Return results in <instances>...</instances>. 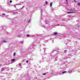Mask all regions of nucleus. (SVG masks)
I'll list each match as a JSON object with an SVG mask.
<instances>
[{
  "label": "nucleus",
  "instance_id": "nucleus-1",
  "mask_svg": "<svg viewBox=\"0 0 80 80\" xmlns=\"http://www.w3.org/2000/svg\"><path fill=\"white\" fill-rule=\"evenodd\" d=\"M15 61V59H12L11 60V62H10V63L12 64V63H13V62H14V61Z\"/></svg>",
  "mask_w": 80,
  "mask_h": 80
},
{
  "label": "nucleus",
  "instance_id": "nucleus-2",
  "mask_svg": "<svg viewBox=\"0 0 80 80\" xmlns=\"http://www.w3.org/2000/svg\"><path fill=\"white\" fill-rule=\"evenodd\" d=\"M73 72H74V71L73 70H70L68 71V73H73Z\"/></svg>",
  "mask_w": 80,
  "mask_h": 80
},
{
  "label": "nucleus",
  "instance_id": "nucleus-3",
  "mask_svg": "<svg viewBox=\"0 0 80 80\" xmlns=\"http://www.w3.org/2000/svg\"><path fill=\"white\" fill-rule=\"evenodd\" d=\"M66 72H67V71H64L62 72V73H58V75H62V74H63V73H66Z\"/></svg>",
  "mask_w": 80,
  "mask_h": 80
},
{
  "label": "nucleus",
  "instance_id": "nucleus-4",
  "mask_svg": "<svg viewBox=\"0 0 80 80\" xmlns=\"http://www.w3.org/2000/svg\"><path fill=\"white\" fill-rule=\"evenodd\" d=\"M5 69H6V70H7V68L6 67L3 68H2V71H3V70H5Z\"/></svg>",
  "mask_w": 80,
  "mask_h": 80
},
{
  "label": "nucleus",
  "instance_id": "nucleus-5",
  "mask_svg": "<svg viewBox=\"0 0 80 80\" xmlns=\"http://www.w3.org/2000/svg\"><path fill=\"white\" fill-rule=\"evenodd\" d=\"M2 42H3V43H7V41L6 40H2Z\"/></svg>",
  "mask_w": 80,
  "mask_h": 80
},
{
  "label": "nucleus",
  "instance_id": "nucleus-6",
  "mask_svg": "<svg viewBox=\"0 0 80 80\" xmlns=\"http://www.w3.org/2000/svg\"><path fill=\"white\" fill-rule=\"evenodd\" d=\"M75 13V12H68V13Z\"/></svg>",
  "mask_w": 80,
  "mask_h": 80
},
{
  "label": "nucleus",
  "instance_id": "nucleus-7",
  "mask_svg": "<svg viewBox=\"0 0 80 80\" xmlns=\"http://www.w3.org/2000/svg\"><path fill=\"white\" fill-rule=\"evenodd\" d=\"M18 37H19V38H20L22 37V36L20 35H18Z\"/></svg>",
  "mask_w": 80,
  "mask_h": 80
},
{
  "label": "nucleus",
  "instance_id": "nucleus-8",
  "mask_svg": "<svg viewBox=\"0 0 80 80\" xmlns=\"http://www.w3.org/2000/svg\"><path fill=\"white\" fill-rule=\"evenodd\" d=\"M58 34V33L57 32H54V34L55 35H57Z\"/></svg>",
  "mask_w": 80,
  "mask_h": 80
},
{
  "label": "nucleus",
  "instance_id": "nucleus-9",
  "mask_svg": "<svg viewBox=\"0 0 80 80\" xmlns=\"http://www.w3.org/2000/svg\"><path fill=\"white\" fill-rule=\"evenodd\" d=\"M19 66H20V67H21V66H22V64H21V63H20L19 64H18Z\"/></svg>",
  "mask_w": 80,
  "mask_h": 80
},
{
  "label": "nucleus",
  "instance_id": "nucleus-10",
  "mask_svg": "<svg viewBox=\"0 0 80 80\" xmlns=\"http://www.w3.org/2000/svg\"><path fill=\"white\" fill-rule=\"evenodd\" d=\"M47 73H43V75H47Z\"/></svg>",
  "mask_w": 80,
  "mask_h": 80
},
{
  "label": "nucleus",
  "instance_id": "nucleus-11",
  "mask_svg": "<svg viewBox=\"0 0 80 80\" xmlns=\"http://www.w3.org/2000/svg\"><path fill=\"white\" fill-rule=\"evenodd\" d=\"M50 7H52V3L51 2L50 4Z\"/></svg>",
  "mask_w": 80,
  "mask_h": 80
},
{
  "label": "nucleus",
  "instance_id": "nucleus-12",
  "mask_svg": "<svg viewBox=\"0 0 80 80\" xmlns=\"http://www.w3.org/2000/svg\"><path fill=\"white\" fill-rule=\"evenodd\" d=\"M5 13H2V15H3V16H5Z\"/></svg>",
  "mask_w": 80,
  "mask_h": 80
},
{
  "label": "nucleus",
  "instance_id": "nucleus-13",
  "mask_svg": "<svg viewBox=\"0 0 80 80\" xmlns=\"http://www.w3.org/2000/svg\"><path fill=\"white\" fill-rule=\"evenodd\" d=\"M15 55H16V53H14L13 54L14 56H15Z\"/></svg>",
  "mask_w": 80,
  "mask_h": 80
},
{
  "label": "nucleus",
  "instance_id": "nucleus-14",
  "mask_svg": "<svg viewBox=\"0 0 80 80\" xmlns=\"http://www.w3.org/2000/svg\"><path fill=\"white\" fill-rule=\"evenodd\" d=\"M27 36L28 37H30V35H27Z\"/></svg>",
  "mask_w": 80,
  "mask_h": 80
},
{
  "label": "nucleus",
  "instance_id": "nucleus-15",
  "mask_svg": "<svg viewBox=\"0 0 80 80\" xmlns=\"http://www.w3.org/2000/svg\"><path fill=\"white\" fill-rule=\"evenodd\" d=\"M78 5L80 6V3H78Z\"/></svg>",
  "mask_w": 80,
  "mask_h": 80
},
{
  "label": "nucleus",
  "instance_id": "nucleus-16",
  "mask_svg": "<svg viewBox=\"0 0 80 80\" xmlns=\"http://www.w3.org/2000/svg\"><path fill=\"white\" fill-rule=\"evenodd\" d=\"M65 0V1H66L67 3H68V1H67V0Z\"/></svg>",
  "mask_w": 80,
  "mask_h": 80
},
{
  "label": "nucleus",
  "instance_id": "nucleus-17",
  "mask_svg": "<svg viewBox=\"0 0 80 80\" xmlns=\"http://www.w3.org/2000/svg\"><path fill=\"white\" fill-rule=\"evenodd\" d=\"M48 42L47 40H45L44 41V42Z\"/></svg>",
  "mask_w": 80,
  "mask_h": 80
},
{
  "label": "nucleus",
  "instance_id": "nucleus-18",
  "mask_svg": "<svg viewBox=\"0 0 80 80\" xmlns=\"http://www.w3.org/2000/svg\"><path fill=\"white\" fill-rule=\"evenodd\" d=\"M46 4H48V2H46Z\"/></svg>",
  "mask_w": 80,
  "mask_h": 80
},
{
  "label": "nucleus",
  "instance_id": "nucleus-19",
  "mask_svg": "<svg viewBox=\"0 0 80 80\" xmlns=\"http://www.w3.org/2000/svg\"><path fill=\"white\" fill-rule=\"evenodd\" d=\"M26 62H27V63H28V60H27V61H26Z\"/></svg>",
  "mask_w": 80,
  "mask_h": 80
},
{
  "label": "nucleus",
  "instance_id": "nucleus-20",
  "mask_svg": "<svg viewBox=\"0 0 80 80\" xmlns=\"http://www.w3.org/2000/svg\"><path fill=\"white\" fill-rule=\"evenodd\" d=\"M10 3H12V1H10Z\"/></svg>",
  "mask_w": 80,
  "mask_h": 80
},
{
  "label": "nucleus",
  "instance_id": "nucleus-21",
  "mask_svg": "<svg viewBox=\"0 0 80 80\" xmlns=\"http://www.w3.org/2000/svg\"><path fill=\"white\" fill-rule=\"evenodd\" d=\"M30 22V20H29V21H28V23H29V22Z\"/></svg>",
  "mask_w": 80,
  "mask_h": 80
},
{
  "label": "nucleus",
  "instance_id": "nucleus-22",
  "mask_svg": "<svg viewBox=\"0 0 80 80\" xmlns=\"http://www.w3.org/2000/svg\"><path fill=\"white\" fill-rule=\"evenodd\" d=\"M2 66V64H0V67Z\"/></svg>",
  "mask_w": 80,
  "mask_h": 80
},
{
  "label": "nucleus",
  "instance_id": "nucleus-23",
  "mask_svg": "<svg viewBox=\"0 0 80 80\" xmlns=\"http://www.w3.org/2000/svg\"><path fill=\"white\" fill-rule=\"evenodd\" d=\"M14 7H16V6L15 5L14 6Z\"/></svg>",
  "mask_w": 80,
  "mask_h": 80
},
{
  "label": "nucleus",
  "instance_id": "nucleus-24",
  "mask_svg": "<svg viewBox=\"0 0 80 80\" xmlns=\"http://www.w3.org/2000/svg\"><path fill=\"white\" fill-rule=\"evenodd\" d=\"M67 52L66 51H64V52Z\"/></svg>",
  "mask_w": 80,
  "mask_h": 80
},
{
  "label": "nucleus",
  "instance_id": "nucleus-25",
  "mask_svg": "<svg viewBox=\"0 0 80 80\" xmlns=\"http://www.w3.org/2000/svg\"><path fill=\"white\" fill-rule=\"evenodd\" d=\"M21 5V4H18L17 5Z\"/></svg>",
  "mask_w": 80,
  "mask_h": 80
},
{
  "label": "nucleus",
  "instance_id": "nucleus-26",
  "mask_svg": "<svg viewBox=\"0 0 80 80\" xmlns=\"http://www.w3.org/2000/svg\"><path fill=\"white\" fill-rule=\"evenodd\" d=\"M21 42V43H23V42Z\"/></svg>",
  "mask_w": 80,
  "mask_h": 80
},
{
  "label": "nucleus",
  "instance_id": "nucleus-27",
  "mask_svg": "<svg viewBox=\"0 0 80 80\" xmlns=\"http://www.w3.org/2000/svg\"><path fill=\"white\" fill-rule=\"evenodd\" d=\"M58 26H59V25H60L58 24Z\"/></svg>",
  "mask_w": 80,
  "mask_h": 80
},
{
  "label": "nucleus",
  "instance_id": "nucleus-28",
  "mask_svg": "<svg viewBox=\"0 0 80 80\" xmlns=\"http://www.w3.org/2000/svg\"><path fill=\"white\" fill-rule=\"evenodd\" d=\"M58 75V74H56V75Z\"/></svg>",
  "mask_w": 80,
  "mask_h": 80
},
{
  "label": "nucleus",
  "instance_id": "nucleus-29",
  "mask_svg": "<svg viewBox=\"0 0 80 80\" xmlns=\"http://www.w3.org/2000/svg\"><path fill=\"white\" fill-rule=\"evenodd\" d=\"M74 1L75 2H75V0H74Z\"/></svg>",
  "mask_w": 80,
  "mask_h": 80
}]
</instances>
